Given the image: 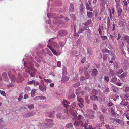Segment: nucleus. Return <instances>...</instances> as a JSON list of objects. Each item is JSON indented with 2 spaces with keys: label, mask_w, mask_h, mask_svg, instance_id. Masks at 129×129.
Returning <instances> with one entry per match:
<instances>
[{
  "label": "nucleus",
  "mask_w": 129,
  "mask_h": 129,
  "mask_svg": "<svg viewBox=\"0 0 129 129\" xmlns=\"http://www.w3.org/2000/svg\"><path fill=\"white\" fill-rule=\"evenodd\" d=\"M85 116L86 117L91 119H93L94 118V115H90L89 114H87L85 115Z\"/></svg>",
  "instance_id": "obj_13"
},
{
  "label": "nucleus",
  "mask_w": 129,
  "mask_h": 129,
  "mask_svg": "<svg viewBox=\"0 0 129 129\" xmlns=\"http://www.w3.org/2000/svg\"><path fill=\"white\" fill-rule=\"evenodd\" d=\"M125 92H128L129 91V87H126L125 88Z\"/></svg>",
  "instance_id": "obj_51"
},
{
  "label": "nucleus",
  "mask_w": 129,
  "mask_h": 129,
  "mask_svg": "<svg viewBox=\"0 0 129 129\" xmlns=\"http://www.w3.org/2000/svg\"><path fill=\"white\" fill-rule=\"evenodd\" d=\"M102 52H103L109 53V51L106 49H104L102 50Z\"/></svg>",
  "instance_id": "obj_39"
},
{
  "label": "nucleus",
  "mask_w": 129,
  "mask_h": 129,
  "mask_svg": "<svg viewBox=\"0 0 129 129\" xmlns=\"http://www.w3.org/2000/svg\"><path fill=\"white\" fill-rule=\"evenodd\" d=\"M53 52V53L55 55H57V52L56 51V50L53 49L51 51Z\"/></svg>",
  "instance_id": "obj_37"
},
{
  "label": "nucleus",
  "mask_w": 129,
  "mask_h": 129,
  "mask_svg": "<svg viewBox=\"0 0 129 129\" xmlns=\"http://www.w3.org/2000/svg\"><path fill=\"white\" fill-rule=\"evenodd\" d=\"M28 107L30 109L33 108L34 107V105L33 104H31L28 105Z\"/></svg>",
  "instance_id": "obj_44"
},
{
  "label": "nucleus",
  "mask_w": 129,
  "mask_h": 129,
  "mask_svg": "<svg viewBox=\"0 0 129 129\" xmlns=\"http://www.w3.org/2000/svg\"><path fill=\"white\" fill-rule=\"evenodd\" d=\"M34 115L33 114V113L32 112L31 113L28 112L24 114L23 115V117L24 118H26L27 117L32 116Z\"/></svg>",
  "instance_id": "obj_6"
},
{
  "label": "nucleus",
  "mask_w": 129,
  "mask_h": 129,
  "mask_svg": "<svg viewBox=\"0 0 129 129\" xmlns=\"http://www.w3.org/2000/svg\"><path fill=\"white\" fill-rule=\"evenodd\" d=\"M123 72V71L122 69H120L119 71L117 72V74H119L122 73Z\"/></svg>",
  "instance_id": "obj_41"
},
{
  "label": "nucleus",
  "mask_w": 129,
  "mask_h": 129,
  "mask_svg": "<svg viewBox=\"0 0 129 129\" xmlns=\"http://www.w3.org/2000/svg\"><path fill=\"white\" fill-rule=\"evenodd\" d=\"M78 101L79 102V103H83V100L82 99L80 98L79 99L78 98Z\"/></svg>",
  "instance_id": "obj_64"
},
{
  "label": "nucleus",
  "mask_w": 129,
  "mask_h": 129,
  "mask_svg": "<svg viewBox=\"0 0 129 129\" xmlns=\"http://www.w3.org/2000/svg\"><path fill=\"white\" fill-rule=\"evenodd\" d=\"M23 96L21 94H20L19 97L18 99V100L19 101H20L21 100Z\"/></svg>",
  "instance_id": "obj_45"
},
{
  "label": "nucleus",
  "mask_w": 129,
  "mask_h": 129,
  "mask_svg": "<svg viewBox=\"0 0 129 129\" xmlns=\"http://www.w3.org/2000/svg\"><path fill=\"white\" fill-rule=\"evenodd\" d=\"M122 23V26H123L124 25V24L125 23V21L123 19H122L121 21Z\"/></svg>",
  "instance_id": "obj_43"
},
{
  "label": "nucleus",
  "mask_w": 129,
  "mask_h": 129,
  "mask_svg": "<svg viewBox=\"0 0 129 129\" xmlns=\"http://www.w3.org/2000/svg\"><path fill=\"white\" fill-rule=\"evenodd\" d=\"M69 10L70 12H73L74 10V7L73 4L71 3L70 5Z\"/></svg>",
  "instance_id": "obj_15"
},
{
  "label": "nucleus",
  "mask_w": 129,
  "mask_h": 129,
  "mask_svg": "<svg viewBox=\"0 0 129 129\" xmlns=\"http://www.w3.org/2000/svg\"><path fill=\"white\" fill-rule=\"evenodd\" d=\"M124 38L129 44V36H125L124 37Z\"/></svg>",
  "instance_id": "obj_21"
},
{
  "label": "nucleus",
  "mask_w": 129,
  "mask_h": 129,
  "mask_svg": "<svg viewBox=\"0 0 129 129\" xmlns=\"http://www.w3.org/2000/svg\"><path fill=\"white\" fill-rule=\"evenodd\" d=\"M25 89L28 91H29L31 90L30 87L29 86L26 87L25 88Z\"/></svg>",
  "instance_id": "obj_33"
},
{
  "label": "nucleus",
  "mask_w": 129,
  "mask_h": 129,
  "mask_svg": "<svg viewBox=\"0 0 129 129\" xmlns=\"http://www.w3.org/2000/svg\"><path fill=\"white\" fill-rule=\"evenodd\" d=\"M121 104L123 106H126L128 105V103L127 102H126L124 103L123 102L121 103Z\"/></svg>",
  "instance_id": "obj_62"
},
{
  "label": "nucleus",
  "mask_w": 129,
  "mask_h": 129,
  "mask_svg": "<svg viewBox=\"0 0 129 129\" xmlns=\"http://www.w3.org/2000/svg\"><path fill=\"white\" fill-rule=\"evenodd\" d=\"M39 84V83L38 82L35 81V82L34 83V86H36L37 85H38Z\"/></svg>",
  "instance_id": "obj_49"
},
{
  "label": "nucleus",
  "mask_w": 129,
  "mask_h": 129,
  "mask_svg": "<svg viewBox=\"0 0 129 129\" xmlns=\"http://www.w3.org/2000/svg\"><path fill=\"white\" fill-rule=\"evenodd\" d=\"M47 47L49 48L52 51L53 49V48L50 45H47Z\"/></svg>",
  "instance_id": "obj_58"
},
{
  "label": "nucleus",
  "mask_w": 129,
  "mask_h": 129,
  "mask_svg": "<svg viewBox=\"0 0 129 129\" xmlns=\"http://www.w3.org/2000/svg\"><path fill=\"white\" fill-rule=\"evenodd\" d=\"M86 30V29H84L83 28H81V30H80L78 32H83L84 31L85 32L86 31H85Z\"/></svg>",
  "instance_id": "obj_55"
},
{
  "label": "nucleus",
  "mask_w": 129,
  "mask_h": 129,
  "mask_svg": "<svg viewBox=\"0 0 129 129\" xmlns=\"http://www.w3.org/2000/svg\"><path fill=\"white\" fill-rule=\"evenodd\" d=\"M97 99V96L95 95H93L90 96V99L91 100H94Z\"/></svg>",
  "instance_id": "obj_18"
},
{
  "label": "nucleus",
  "mask_w": 129,
  "mask_h": 129,
  "mask_svg": "<svg viewBox=\"0 0 129 129\" xmlns=\"http://www.w3.org/2000/svg\"><path fill=\"white\" fill-rule=\"evenodd\" d=\"M87 16L89 18H91L92 17L93 14L92 12L87 11Z\"/></svg>",
  "instance_id": "obj_16"
},
{
  "label": "nucleus",
  "mask_w": 129,
  "mask_h": 129,
  "mask_svg": "<svg viewBox=\"0 0 129 129\" xmlns=\"http://www.w3.org/2000/svg\"><path fill=\"white\" fill-rule=\"evenodd\" d=\"M91 22V19H89L85 22L84 24V25L86 26H87L90 24Z\"/></svg>",
  "instance_id": "obj_17"
},
{
  "label": "nucleus",
  "mask_w": 129,
  "mask_h": 129,
  "mask_svg": "<svg viewBox=\"0 0 129 129\" xmlns=\"http://www.w3.org/2000/svg\"><path fill=\"white\" fill-rule=\"evenodd\" d=\"M104 80L107 82H108L109 81V79L108 77L104 76Z\"/></svg>",
  "instance_id": "obj_36"
},
{
  "label": "nucleus",
  "mask_w": 129,
  "mask_h": 129,
  "mask_svg": "<svg viewBox=\"0 0 129 129\" xmlns=\"http://www.w3.org/2000/svg\"><path fill=\"white\" fill-rule=\"evenodd\" d=\"M112 89L114 92H118V89L117 88L113 87Z\"/></svg>",
  "instance_id": "obj_29"
},
{
  "label": "nucleus",
  "mask_w": 129,
  "mask_h": 129,
  "mask_svg": "<svg viewBox=\"0 0 129 129\" xmlns=\"http://www.w3.org/2000/svg\"><path fill=\"white\" fill-rule=\"evenodd\" d=\"M28 64L30 67L31 70L32 71H29V74L30 75L31 77H34L36 74L37 70L34 68V64H33L31 63L30 62H29Z\"/></svg>",
  "instance_id": "obj_2"
},
{
  "label": "nucleus",
  "mask_w": 129,
  "mask_h": 129,
  "mask_svg": "<svg viewBox=\"0 0 129 129\" xmlns=\"http://www.w3.org/2000/svg\"><path fill=\"white\" fill-rule=\"evenodd\" d=\"M80 83L79 82L76 83L75 84H73V86L75 87H77L80 85Z\"/></svg>",
  "instance_id": "obj_22"
},
{
  "label": "nucleus",
  "mask_w": 129,
  "mask_h": 129,
  "mask_svg": "<svg viewBox=\"0 0 129 129\" xmlns=\"http://www.w3.org/2000/svg\"><path fill=\"white\" fill-rule=\"evenodd\" d=\"M86 9L89 10L90 11H93V9H91V7L89 6H87Z\"/></svg>",
  "instance_id": "obj_46"
},
{
  "label": "nucleus",
  "mask_w": 129,
  "mask_h": 129,
  "mask_svg": "<svg viewBox=\"0 0 129 129\" xmlns=\"http://www.w3.org/2000/svg\"><path fill=\"white\" fill-rule=\"evenodd\" d=\"M84 73L85 74L87 79H88L89 77V74L87 73V74H85V72H84Z\"/></svg>",
  "instance_id": "obj_50"
},
{
  "label": "nucleus",
  "mask_w": 129,
  "mask_h": 129,
  "mask_svg": "<svg viewBox=\"0 0 129 129\" xmlns=\"http://www.w3.org/2000/svg\"><path fill=\"white\" fill-rule=\"evenodd\" d=\"M102 90L103 92L106 94H107L110 91L109 88L107 87H103Z\"/></svg>",
  "instance_id": "obj_12"
},
{
  "label": "nucleus",
  "mask_w": 129,
  "mask_h": 129,
  "mask_svg": "<svg viewBox=\"0 0 129 129\" xmlns=\"http://www.w3.org/2000/svg\"><path fill=\"white\" fill-rule=\"evenodd\" d=\"M75 126L80 125L82 127H84L85 129H88L87 127L88 123L85 121L81 120H76L73 123Z\"/></svg>",
  "instance_id": "obj_1"
},
{
  "label": "nucleus",
  "mask_w": 129,
  "mask_h": 129,
  "mask_svg": "<svg viewBox=\"0 0 129 129\" xmlns=\"http://www.w3.org/2000/svg\"><path fill=\"white\" fill-rule=\"evenodd\" d=\"M85 99L86 100V102L88 103L89 104L90 103V101L88 99V96H85Z\"/></svg>",
  "instance_id": "obj_30"
},
{
  "label": "nucleus",
  "mask_w": 129,
  "mask_h": 129,
  "mask_svg": "<svg viewBox=\"0 0 129 129\" xmlns=\"http://www.w3.org/2000/svg\"><path fill=\"white\" fill-rule=\"evenodd\" d=\"M73 126V124L71 123L67 124L66 126V127L67 128L72 127Z\"/></svg>",
  "instance_id": "obj_26"
},
{
  "label": "nucleus",
  "mask_w": 129,
  "mask_h": 129,
  "mask_svg": "<svg viewBox=\"0 0 129 129\" xmlns=\"http://www.w3.org/2000/svg\"><path fill=\"white\" fill-rule=\"evenodd\" d=\"M27 68H26L25 71L23 73V75L24 77L25 78H27L29 76V70H27V69H29V67L28 66L26 67Z\"/></svg>",
  "instance_id": "obj_5"
},
{
  "label": "nucleus",
  "mask_w": 129,
  "mask_h": 129,
  "mask_svg": "<svg viewBox=\"0 0 129 129\" xmlns=\"http://www.w3.org/2000/svg\"><path fill=\"white\" fill-rule=\"evenodd\" d=\"M0 93L1 95L4 96H5L6 94L5 92L3 91L0 90Z\"/></svg>",
  "instance_id": "obj_27"
},
{
  "label": "nucleus",
  "mask_w": 129,
  "mask_h": 129,
  "mask_svg": "<svg viewBox=\"0 0 129 129\" xmlns=\"http://www.w3.org/2000/svg\"><path fill=\"white\" fill-rule=\"evenodd\" d=\"M124 5L125 6L127 5H128V3L127 1L126 0H124L123 1Z\"/></svg>",
  "instance_id": "obj_57"
},
{
  "label": "nucleus",
  "mask_w": 129,
  "mask_h": 129,
  "mask_svg": "<svg viewBox=\"0 0 129 129\" xmlns=\"http://www.w3.org/2000/svg\"><path fill=\"white\" fill-rule=\"evenodd\" d=\"M100 119L101 121H103L102 123H101V125L100 124L101 126H102V124H103V121H104V117L103 115H101L100 116Z\"/></svg>",
  "instance_id": "obj_19"
},
{
  "label": "nucleus",
  "mask_w": 129,
  "mask_h": 129,
  "mask_svg": "<svg viewBox=\"0 0 129 129\" xmlns=\"http://www.w3.org/2000/svg\"><path fill=\"white\" fill-rule=\"evenodd\" d=\"M57 66L58 67H60L61 65V62L59 61H58L57 62Z\"/></svg>",
  "instance_id": "obj_52"
},
{
  "label": "nucleus",
  "mask_w": 129,
  "mask_h": 129,
  "mask_svg": "<svg viewBox=\"0 0 129 129\" xmlns=\"http://www.w3.org/2000/svg\"><path fill=\"white\" fill-rule=\"evenodd\" d=\"M75 94L74 93H72L70 94L68 97V98L71 99L75 97Z\"/></svg>",
  "instance_id": "obj_25"
},
{
  "label": "nucleus",
  "mask_w": 129,
  "mask_h": 129,
  "mask_svg": "<svg viewBox=\"0 0 129 129\" xmlns=\"http://www.w3.org/2000/svg\"><path fill=\"white\" fill-rule=\"evenodd\" d=\"M52 81V80L50 79H47L46 82L48 83H51Z\"/></svg>",
  "instance_id": "obj_60"
},
{
  "label": "nucleus",
  "mask_w": 129,
  "mask_h": 129,
  "mask_svg": "<svg viewBox=\"0 0 129 129\" xmlns=\"http://www.w3.org/2000/svg\"><path fill=\"white\" fill-rule=\"evenodd\" d=\"M102 111L103 113H105V109L104 106H103L101 108Z\"/></svg>",
  "instance_id": "obj_48"
},
{
  "label": "nucleus",
  "mask_w": 129,
  "mask_h": 129,
  "mask_svg": "<svg viewBox=\"0 0 129 129\" xmlns=\"http://www.w3.org/2000/svg\"><path fill=\"white\" fill-rule=\"evenodd\" d=\"M85 79V78L84 76H82L80 79V80L81 81H84Z\"/></svg>",
  "instance_id": "obj_38"
},
{
  "label": "nucleus",
  "mask_w": 129,
  "mask_h": 129,
  "mask_svg": "<svg viewBox=\"0 0 129 129\" xmlns=\"http://www.w3.org/2000/svg\"><path fill=\"white\" fill-rule=\"evenodd\" d=\"M111 10L112 11V13L113 15H114V11H115L114 8L113 7H112L111 8Z\"/></svg>",
  "instance_id": "obj_56"
},
{
  "label": "nucleus",
  "mask_w": 129,
  "mask_h": 129,
  "mask_svg": "<svg viewBox=\"0 0 129 129\" xmlns=\"http://www.w3.org/2000/svg\"><path fill=\"white\" fill-rule=\"evenodd\" d=\"M92 72L91 75L95 77L98 75V72L96 69H95L92 70Z\"/></svg>",
  "instance_id": "obj_10"
},
{
  "label": "nucleus",
  "mask_w": 129,
  "mask_h": 129,
  "mask_svg": "<svg viewBox=\"0 0 129 129\" xmlns=\"http://www.w3.org/2000/svg\"><path fill=\"white\" fill-rule=\"evenodd\" d=\"M35 99H46V98L44 96H39L36 97L35 98Z\"/></svg>",
  "instance_id": "obj_24"
},
{
  "label": "nucleus",
  "mask_w": 129,
  "mask_h": 129,
  "mask_svg": "<svg viewBox=\"0 0 129 129\" xmlns=\"http://www.w3.org/2000/svg\"><path fill=\"white\" fill-rule=\"evenodd\" d=\"M11 81L13 82H14L15 81V78L14 76H13L12 78L11 79Z\"/></svg>",
  "instance_id": "obj_53"
},
{
  "label": "nucleus",
  "mask_w": 129,
  "mask_h": 129,
  "mask_svg": "<svg viewBox=\"0 0 129 129\" xmlns=\"http://www.w3.org/2000/svg\"><path fill=\"white\" fill-rule=\"evenodd\" d=\"M28 95L27 94H25L24 95V98L25 99H26L28 98Z\"/></svg>",
  "instance_id": "obj_61"
},
{
  "label": "nucleus",
  "mask_w": 129,
  "mask_h": 129,
  "mask_svg": "<svg viewBox=\"0 0 129 129\" xmlns=\"http://www.w3.org/2000/svg\"><path fill=\"white\" fill-rule=\"evenodd\" d=\"M85 90L89 92L90 91H91V89L90 88L88 87H85Z\"/></svg>",
  "instance_id": "obj_34"
},
{
  "label": "nucleus",
  "mask_w": 129,
  "mask_h": 129,
  "mask_svg": "<svg viewBox=\"0 0 129 129\" xmlns=\"http://www.w3.org/2000/svg\"><path fill=\"white\" fill-rule=\"evenodd\" d=\"M115 84L116 85L119 86H121L122 85L121 83L119 82H117Z\"/></svg>",
  "instance_id": "obj_59"
},
{
  "label": "nucleus",
  "mask_w": 129,
  "mask_h": 129,
  "mask_svg": "<svg viewBox=\"0 0 129 129\" xmlns=\"http://www.w3.org/2000/svg\"><path fill=\"white\" fill-rule=\"evenodd\" d=\"M61 116V113H58L56 115L57 117L58 118H60Z\"/></svg>",
  "instance_id": "obj_47"
},
{
  "label": "nucleus",
  "mask_w": 129,
  "mask_h": 129,
  "mask_svg": "<svg viewBox=\"0 0 129 129\" xmlns=\"http://www.w3.org/2000/svg\"><path fill=\"white\" fill-rule=\"evenodd\" d=\"M78 105L79 107L81 108H82L84 106L83 103H79Z\"/></svg>",
  "instance_id": "obj_42"
},
{
  "label": "nucleus",
  "mask_w": 129,
  "mask_h": 129,
  "mask_svg": "<svg viewBox=\"0 0 129 129\" xmlns=\"http://www.w3.org/2000/svg\"><path fill=\"white\" fill-rule=\"evenodd\" d=\"M127 73H125L121 74L120 75V78H123L127 76Z\"/></svg>",
  "instance_id": "obj_23"
},
{
  "label": "nucleus",
  "mask_w": 129,
  "mask_h": 129,
  "mask_svg": "<svg viewBox=\"0 0 129 129\" xmlns=\"http://www.w3.org/2000/svg\"><path fill=\"white\" fill-rule=\"evenodd\" d=\"M114 121H116L118 123H119L122 121L120 119H114Z\"/></svg>",
  "instance_id": "obj_63"
},
{
  "label": "nucleus",
  "mask_w": 129,
  "mask_h": 129,
  "mask_svg": "<svg viewBox=\"0 0 129 129\" xmlns=\"http://www.w3.org/2000/svg\"><path fill=\"white\" fill-rule=\"evenodd\" d=\"M71 113L72 115L74 116V117H75V118H76V117L77 116V114H76V113L75 111L74 112H72Z\"/></svg>",
  "instance_id": "obj_32"
},
{
  "label": "nucleus",
  "mask_w": 129,
  "mask_h": 129,
  "mask_svg": "<svg viewBox=\"0 0 129 129\" xmlns=\"http://www.w3.org/2000/svg\"><path fill=\"white\" fill-rule=\"evenodd\" d=\"M35 82V81L34 80H32L31 81H30L28 82L27 83L28 84L32 85Z\"/></svg>",
  "instance_id": "obj_31"
},
{
  "label": "nucleus",
  "mask_w": 129,
  "mask_h": 129,
  "mask_svg": "<svg viewBox=\"0 0 129 129\" xmlns=\"http://www.w3.org/2000/svg\"><path fill=\"white\" fill-rule=\"evenodd\" d=\"M126 112H127V111ZM124 115L126 116V118L128 119L129 120V115H127V113L126 112L124 114Z\"/></svg>",
  "instance_id": "obj_54"
},
{
  "label": "nucleus",
  "mask_w": 129,
  "mask_h": 129,
  "mask_svg": "<svg viewBox=\"0 0 129 129\" xmlns=\"http://www.w3.org/2000/svg\"><path fill=\"white\" fill-rule=\"evenodd\" d=\"M118 5L116 4V7L117 10V13L118 14V16H120L121 15V14L122 11H123L122 9L120 7L119 8V9L118 8Z\"/></svg>",
  "instance_id": "obj_8"
},
{
  "label": "nucleus",
  "mask_w": 129,
  "mask_h": 129,
  "mask_svg": "<svg viewBox=\"0 0 129 129\" xmlns=\"http://www.w3.org/2000/svg\"><path fill=\"white\" fill-rule=\"evenodd\" d=\"M56 37H54L53 38H51V39H49L48 42V43L52 45L55 47H57L59 46V44L54 42L52 41V40L53 38H55Z\"/></svg>",
  "instance_id": "obj_3"
},
{
  "label": "nucleus",
  "mask_w": 129,
  "mask_h": 129,
  "mask_svg": "<svg viewBox=\"0 0 129 129\" xmlns=\"http://www.w3.org/2000/svg\"><path fill=\"white\" fill-rule=\"evenodd\" d=\"M93 109L94 110H96L97 109V107L96 104H93Z\"/></svg>",
  "instance_id": "obj_40"
},
{
  "label": "nucleus",
  "mask_w": 129,
  "mask_h": 129,
  "mask_svg": "<svg viewBox=\"0 0 129 129\" xmlns=\"http://www.w3.org/2000/svg\"><path fill=\"white\" fill-rule=\"evenodd\" d=\"M70 103V102L68 101H67L66 100H64L63 101V104L65 108H68L69 105H68Z\"/></svg>",
  "instance_id": "obj_9"
},
{
  "label": "nucleus",
  "mask_w": 129,
  "mask_h": 129,
  "mask_svg": "<svg viewBox=\"0 0 129 129\" xmlns=\"http://www.w3.org/2000/svg\"><path fill=\"white\" fill-rule=\"evenodd\" d=\"M40 89L42 92H44L45 91L47 88L46 85H44L43 86L41 85H39V86Z\"/></svg>",
  "instance_id": "obj_7"
},
{
  "label": "nucleus",
  "mask_w": 129,
  "mask_h": 129,
  "mask_svg": "<svg viewBox=\"0 0 129 129\" xmlns=\"http://www.w3.org/2000/svg\"><path fill=\"white\" fill-rule=\"evenodd\" d=\"M117 80V79L116 78H112L111 80V82L114 83H115Z\"/></svg>",
  "instance_id": "obj_35"
},
{
  "label": "nucleus",
  "mask_w": 129,
  "mask_h": 129,
  "mask_svg": "<svg viewBox=\"0 0 129 129\" xmlns=\"http://www.w3.org/2000/svg\"><path fill=\"white\" fill-rule=\"evenodd\" d=\"M120 97L122 101H124L125 100H129V93L127 94H124L122 95H121Z\"/></svg>",
  "instance_id": "obj_4"
},
{
  "label": "nucleus",
  "mask_w": 129,
  "mask_h": 129,
  "mask_svg": "<svg viewBox=\"0 0 129 129\" xmlns=\"http://www.w3.org/2000/svg\"><path fill=\"white\" fill-rule=\"evenodd\" d=\"M108 74L111 76H112L114 75L115 73L113 70L110 69L108 72Z\"/></svg>",
  "instance_id": "obj_11"
},
{
  "label": "nucleus",
  "mask_w": 129,
  "mask_h": 129,
  "mask_svg": "<svg viewBox=\"0 0 129 129\" xmlns=\"http://www.w3.org/2000/svg\"><path fill=\"white\" fill-rule=\"evenodd\" d=\"M69 79V78L68 77L65 76L63 77L62 78V82H66L68 81Z\"/></svg>",
  "instance_id": "obj_14"
},
{
  "label": "nucleus",
  "mask_w": 129,
  "mask_h": 129,
  "mask_svg": "<svg viewBox=\"0 0 129 129\" xmlns=\"http://www.w3.org/2000/svg\"><path fill=\"white\" fill-rule=\"evenodd\" d=\"M36 90L35 89H34L31 91V96L33 97L35 96V94L36 92Z\"/></svg>",
  "instance_id": "obj_20"
},
{
  "label": "nucleus",
  "mask_w": 129,
  "mask_h": 129,
  "mask_svg": "<svg viewBox=\"0 0 129 129\" xmlns=\"http://www.w3.org/2000/svg\"><path fill=\"white\" fill-rule=\"evenodd\" d=\"M82 116V115H79L78 116L77 115V116L76 117V118H75L78 120H80V119L81 118Z\"/></svg>",
  "instance_id": "obj_28"
}]
</instances>
